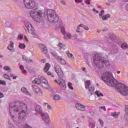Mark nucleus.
I'll return each instance as SVG.
<instances>
[{
  "label": "nucleus",
  "mask_w": 128,
  "mask_h": 128,
  "mask_svg": "<svg viewBox=\"0 0 128 128\" xmlns=\"http://www.w3.org/2000/svg\"><path fill=\"white\" fill-rule=\"evenodd\" d=\"M10 112L16 126H20L26 116L28 104L20 101L12 102L10 106Z\"/></svg>",
  "instance_id": "f257e3e1"
},
{
  "label": "nucleus",
  "mask_w": 128,
  "mask_h": 128,
  "mask_svg": "<svg viewBox=\"0 0 128 128\" xmlns=\"http://www.w3.org/2000/svg\"><path fill=\"white\" fill-rule=\"evenodd\" d=\"M102 80L105 84L111 88H116L118 92L122 96H128V87L122 83H119L116 80L114 79L112 73L105 72L102 74Z\"/></svg>",
  "instance_id": "f03ea898"
},
{
  "label": "nucleus",
  "mask_w": 128,
  "mask_h": 128,
  "mask_svg": "<svg viewBox=\"0 0 128 128\" xmlns=\"http://www.w3.org/2000/svg\"><path fill=\"white\" fill-rule=\"evenodd\" d=\"M30 14L31 18L36 22H42L44 19L42 18V12L38 8H35L30 11Z\"/></svg>",
  "instance_id": "7ed1b4c3"
},
{
  "label": "nucleus",
  "mask_w": 128,
  "mask_h": 128,
  "mask_svg": "<svg viewBox=\"0 0 128 128\" xmlns=\"http://www.w3.org/2000/svg\"><path fill=\"white\" fill-rule=\"evenodd\" d=\"M47 18L48 20L52 24H56L58 22L59 17L56 14V12L54 10H48L47 11Z\"/></svg>",
  "instance_id": "20e7f679"
},
{
  "label": "nucleus",
  "mask_w": 128,
  "mask_h": 128,
  "mask_svg": "<svg viewBox=\"0 0 128 128\" xmlns=\"http://www.w3.org/2000/svg\"><path fill=\"white\" fill-rule=\"evenodd\" d=\"M94 64L99 68H102L104 66V56L102 54L97 53L94 56Z\"/></svg>",
  "instance_id": "39448f33"
},
{
  "label": "nucleus",
  "mask_w": 128,
  "mask_h": 128,
  "mask_svg": "<svg viewBox=\"0 0 128 128\" xmlns=\"http://www.w3.org/2000/svg\"><path fill=\"white\" fill-rule=\"evenodd\" d=\"M24 4L26 8L32 10L36 6L34 0H23Z\"/></svg>",
  "instance_id": "423d86ee"
},
{
  "label": "nucleus",
  "mask_w": 128,
  "mask_h": 128,
  "mask_svg": "<svg viewBox=\"0 0 128 128\" xmlns=\"http://www.w3.org/2000/svg\"><path fill=\"white\" fill-rule=\"evenodd\" d=\"M24 26L27 28L29 34L34 36V28L28 21L26 20L24 22Z\"/></svg>",
  "instance_id": "0eeeda50"
},
{
  "label": "nucleus",
  "mask_w": 128,
  "mask_h": 128,
  "mask_svg": "<svg viewBox=\"0 0 128 128\" xmlns=\"http://www.w3.org/2000/svg\"><path fill=\"white\" fill-rule=\"evenodd\" d=\"M54 82H56V84H59L61 88L64 90H66V81H64V80L62 78H59L58 79V80H55Z\"/></svg>",
  "instance_id": "6e6552de"
},
{
  "label": "nucleus",
  "mask_w": 128,
  "mask_h": 128,
  "mask_svg": "<svg viewBox=\"0 0 128 128\" xmlns=\"http://www.w3.org/2000/svg\"><path fill=\"white\" fill-rule=\"evenodd\" d=\"M42 120L46 124H50V116H48V113H42L40 114Z\"/></svg>",
  "instance_id": "1a4fd4ad"
},
{
  "label": "nucleus",
  "mask_w": 128,
  "mask_h": 128,
  "mask_svg": "<svg viewBox=\"0 0 128 128\" xmlns=\"http://www.w3.org/2000/svg\"><path fill=\"white\" fill-rule=\"evenodd\" d=\"M55 72L57 74L58 76H64V72L62 70V68L60 65L56 64L54 68Z\"/></svg>",
  "instance_id": "9d476101"
},
{
  "label": "nucleus",
  "mask_w": 128,
  "mask_h": 128,
  "mask_svg": "<svg viewBox=\"0 0 128 128\" xmlns=\"http://www.w3.org/2000/svg\"><path fill=\"white\" fill-rule=\"evenodd\" d=\"M44 80V78L42 76H38L37 78H35L32 81V82L36 84H41Z\"/></svg>",
  "instance_id": "9b49d317"
},
{
  "label": "nucleus",
  "mask_w": 128,
  "mask_h": 128,
  "mask_svg": "<svg viewBox=\"0 0 128 128\" xmlns=\"http://www.w3.org/2000/svg\"><path fill=\"white\" fill-rule=\"evenodd\" d=\"M32 90L36 94H40V96H42V90L40 88H38V86L33 85L32 86Z\"/></svg>",
  "instance_id": "f8f14e48"
},
{
  "label": "nucleus",
  "mask_w": 128,
  "mask_h": 128,
  "mask_svg": "<svg viewBox=\"0 0 128 128\" xmlns=\"http://www.w3.org/2000/svg\"><path fill=\"white\" fill-rule=\"evenodd\" d=\"M41 86H42V88H46V90H50V87L48 84V81L44 78L41 83Z\"/></svg>",
  "instance_id": "ddd939ff"
},
{
  "label": "nucleus",
  "mask_w": 128,
  "mask_h": 128,
  "mask_svg": "<svg viewBox=\"0 0 128 128\" xmlns=\"http://www.w3.org/2000/svg\"><path fill=\"white\" fill-rule=\"evenodd\" d=\"M82 28H84L86 30H89L88 26L81 24L78 26L77 30H76V32H79V34H80V30H82Z\"/></svg>",
  "instance_id": "4468645a"
},
{
  "label": "nucleus",
  "mask_w": 128,
  "mask_h": 128,
  "mask_svg": "<svg viewBox=\"0 0 128 128\" xmlns=\"http://www.w3.org/2000/svg\"><path fill=\"white\" fill-rule=\"evenodd\" d=\"M75 107L77 110H82V112H84V110H86V106L80 104H76L75 106Z\"/></svg>",
  "instance_id": "2eb2a0df"
},
{
  "label": "nucleus",
  "mask_w": 128,
  "mask_h": 128,
  "mask_svg": "<svg viewBox=\"0 0 128 128\" xmlns=\"http://www.w3.org/2000/svg\"><path fill=\"white\" fill-rule=\"evenodd\" d=\"M40 48L43 54H46V52H48V48H46V45L44 44H40Z\"/></svg>",
  "instance_id": "dca6fc26"
},
{
  "label": "nucleus",
  "mask_w": 128,
  "mask_h": 128,
  "mask_svg": "<svg viewBox=\"0 0 128 128\" xmlns=\"http://www.w3.org/2000/svg\"><path fill=\"white\" fill-rule=\"evenodd\" d=\"M22 92L24 94H26V96H30V98L32 97V94H30L28 92V89L26 88H21Z\"/></svg>",
  "instance_id": "f3484780"
},
{
  "label": "nucleus",
  "mask_w": 128,
  "mask_h": 128,
  "mask_svg": "<svg viewBox=\"0 0 128 128\" xmlns=\"http://www.w3.org/2000/svg\"><path fill=\"white\" fill-rule=\"evenodd\" d=\"M35 110L36 112L40 114V115L42 114V108L40 106H37Z\"/></svg>",
  "instance_id": "a211bd4d"
},
{
  "label": "nucleus",
  "mask_w": 128,
  "mask_h": 128,
  "mask_svg": "<svg viewBox=\"0 0 128 128\" xmlns=\"http://www.w3.org/2000/svg\"><path fill=\"white\" fill-rule=\"evenodd\" d=\"M56 58L58 60L59 62H60L62 64H66V60L58 56H56Z\"/></svg>",
  "instance_id": "6ab92c4d"
},
{
  "label": "nucleus",
  "mask_w": 128,
  "mask_h": 128,
  "mask_svg": "<svg viewBox=\"0 0 128 128\" xmlns=\"http://www.w3.org/2000/svg\"><path fill=\"white\" fill-rule=\"evenodd\" d=\"M66 54L69 58L71 60H74V55L70 52V51H66Z\"/></svg>",
  "instance_id": "aec40b11"
},
{
  "label": "nucleus",
  "mask_w": 128,
  "mask_h": 128,
  "mask_svg": "<svg viewBox=\"0 0 128 128\" xmlns=\"http://www.w3.org/2000/svg\"><path fill=\"white\" fill-rule=\"evenodd\" d=\"M8 48L10 52H14V42L12 41L10 42V45L8 46Z\"/></svg>",
  "instance_id": "412c9836"
},
{
  "label": "nucleus",
  "mask_w": 128,
  "mask_h": 128,
  "mask_svg": "<svg viewBox=\"0 0 128 128\" xmlns=\"http://www.w3.org/2000/svg\"><path fill=\"white\" fill-rule=\"evenodd\" d=\"M103 62H104V66H110V60H104V57H103Z\"/></svg>",
  "instance_id": "4be33fe9"
},
{
  "label": "nucleus",
  "mask_w": 128,
  "mask_h": 128,
  "mask_svg": "<svg viewBox=\"0 0 128 128\" xmlns=\"http://www.w3.org/2000/svg\"><path fill=\"white\" fill-rule=\"evenodd\" d=\"M50 65L48 64V63L46 64L45 66L44 67V71L45 72H46L48 71V70H50Z\"/></svg>",
  "instance_id": "5701e85b"
},
{
  "label": "nucleus",
  "mask_w": 128,
  "mask_h": 128,
  "mask_svg": "<svg viewBox=\"0 0 128 128\" xmlns=\"http://www.w3.org/2000/svg\"><path fill=\"white\" fill-rule=\"evenodd\" d=\"M110 18V14H106L104 16H102L101 18H102L103 20H108Z\"/></svg>",
  "instance_id": "b1692460"
},
{
  "label": "nucleus",
  "mask_w": 128,
  "mask_h": 128,
  "mask_svg": "<svg viewBox=\"0 0 128 128\" xmlns=\"http://www.w3.org/2000/svg\"><path fill=\"white\" fill-rule=\"evenodd\" d=\"M121 48L122 50H128V45L126 43H123L121 45Z\"/></svg>",
  "instance_id": "393cba45"
},
{
  "label": "nucleus",
  "mask_w": 128,
  "mask_h": 128,
  "mask_svg": "<svg viewBox=\"0 0 128 128\" xmlns=\"http://www.w3.org/2000/svg\"><path fill=\"white\" fill-rule=\"evenodd\" d=\"M64 38L65 40H68L70 38H72V34H70L68 33L67 34H64Z\"/></svg>",
  "instance_id": "a878e982"
},
{
  "label": "nucleus",
  "mask_w": 128,
  "mask_h": 128,
  "mask_svg": "<svg viewBox=\"0 0 128 128\" xmlns=\"http://www.w3.org/2000/svg\"><path fill=\"white\" fill-rule=\"evenodd\" d=\"M90 80H87L85 82V88H90Z\"/></svg>",
  "instance_id": "bb28decb"
},
{
  "label": "nucleus",
  "mask_w": 128,
  "mask_h": 128,
  "mask_svg": "<svg viewBox=\"0 0 128 128\" xmlns=\"http://www.w3.org/2000/svg\"><path fill=\"white\" fill-rule=\"evenodd\" d=\"M58 46L60 50H66V46L62 44L61 43L59 44Z\"/></svg>",
  "instance_id": "cd10ccee"
},
{
  "label": "nucleus",
  "mask_w": 128,
  "mask_h": 128,
  "mask_svg": "<svg viewBox=\"0 0 128 128\" xmlns=\"http://www.w3.org/2000/svg\"><path fill=\"white\" fill-rule=\"evenodd\" d=\"M119 115H120V112H115L112 114V116H114V118H118V116Z\"/></svg>",
  "instance_id": "c85d7f7f"
},
{
  "label": "nucleus",
  "mask_w": 128,
  "mask_h": 128,
  "mask_svg": "<svg viewBox=\"0 0 128 128\" xmlns=\"http://www.w3.org/2000/svg\"><path fill=\"white\" fill-rule=\"evenodd\" d=\"M95 94H96V96H97L98 97L104 96V94H102V92H100V91H96L95 92Z\"/></svg>",
  "instance_id": "c756f323"
},
{
  "label": "nucleus",
  "mask_w": 128,
  "mask_h": 128,
  "mask_svg": "<svg viewBox=\"0 0 128 128\" xmlns=\"http://www.w3.org/2000/svg\"><path fill=\"white\" fill-rule=\"evenodd\" d=\"M4 70H7L8 72H12V68H10L8 66H4Z\"/></svg>",
  "instance_id": "7c9ffc66"
},
{
  "label": "nucleus",
  "mask_w": 128,
  "mask_h": 128,
  "mask_svg": "<svg viewBox=\"0 0 128 128\" xmlns=\"http://www.w3.org/2000/svg\"><path fill=\"white\" fill-rule=\"evenodd\" d=\"M54 98L55 100H58L60 99V95H54Z\"/></svg>",
  "instance_id": "2f4dec72"
},
{
  "label": "nucleus",
  "mask_w": 128,
  "mask_h": 128,
  "mask_svg": "<svg viewBox=\"0 0 128 128\" xmlns=\"http://www.w3.org/2000/svg\"><path fill=\"white\" fill-rule=\"evenodd\" d=\"M44 106H47V108L49 110H52V106H50V104H48V103H46V102L44 103Z\"/></svg>",
  "instance_id": "473e14b6"
},
{
  "label": "nucleus",
  "mask_w": 128,
  "mask_h": 128,
  "mask_svg": "<svg viewBox=\"0 0 128 128\" xmlns=\"http://www.w3.org/2000/svg\"><path fill=\"white\" fill-rule=\"evenodd\" d=\"M4 78H6V80H10V76L8 75V74H4Z\"/></svg>",
  "instance_id": "72a5a7b5"
},
{
  "label": "nucleus",
  "mask_w": 128,
  "mask_h": 128,
  "mask_svg": "<svg viewBox=\"0 0 128 128\" xmlns=\"http://www.w3.org/2000/svg\"><path fill=\"white\" fill-rule=\"evenodd\" d=\"M68 87L70 90H74V88L72 87V84L70 83V82H68Z\"/></svg>",
  "instance_id": "f704fd0d"
},
{
  "label": "nucleus",
  "mask_w": 128,
  "mask_h": 128,
  "mask_svg": "<svg viewBox=\"0 0 128 128\" xmlns=\"http://www.w3.org/2000/svg\"><path fill=\"white\" fill-rule=\"evenodd\" d=\"M109 38L114 40H116V36L113 34H110V36H109Z\"/></svg>",
  "instance_id": "c9c22d12"
},
{
  "label": "nucleus",
  "mask_w": 128,
  "mask_h": 128,
  "mask_svg": "<svg viewBox=\"0 0 128 128\" xmlns=\"http://www.w3.org/2000/svg\"><path fill=\"white\" fill-rule=\"evenodd\" d=\"M20 48H26V44H21L19 45Z\"/></svg>",
  "instance_id": "e433bc0d"
},
{
  "label": "nucleus",
  "mask_w": 128,
  "mask_h": 128,
  "mask_svg": "<svg viewBox=\"0 0 128 128\" xmlns=\"http://www.w3.org/2000/svg\"><path fill=\"white\" fill-rule=\"evenodd\" d=\"M89 88V92H91V94L92 92H94V86H91L90 88Z\"/></svg>",
  "instance_id": "4c0bfd02"
},
{
  "label": "nucleus",
  "mask_w": 128,
  "mask_h": 128,
  "mask_svg": "<svg viewBox=\"0 0 128 128\" xmlns=\"http://www.w3.org/2000/svg\"><path fill=\"white\" fill-rule=\"evenodd\" d=\"M64 27L62 26L61 28V32H62V34H66V31L64 30Z\"/></svg>",
  "instance_id": "58836bf2"
},
{
  "label": "nucleus",
  "mask_w": 128,
  "mask_h": 128,
  "mask_svg": "<svg viewBox=\"0 0 128 128\" xmlns=\"http://www.w3.org/2000/svg\"><path fill=\"white\" fill-rule=\"evenodd\" d=\"M48 76H50L52 78H54V74L50 72H47Z\"/></svg>",
  "instance_id": "ea45409f"
},
{
  "label": "nucleus",
  "mask_w": 128,
  "mask_h": 128,
  "mask_svg": "<svg viewBox=\"0 0 128 128\" xmlns=\"http://www.w3.org/2000/svg\"><path fill=\"white\" fill-rule=\"evenodd\" d=\"M0 84H2L3 86H6V81L0 80Z\"/></svg>",
  "instance_id": "a19ab883"
},
{
  "label": "nucleus",
  "mask_w": 128,
  "mask_h": 128,
  "mask_svg": "<svg viewBox=\"0 0 128 128\" xmlns=\"http://www.w3.org/2000/svg\"><path fill=\"white\" fill-rule=\"evenodd\" d=\"M124 118L126 120H128V112H126L124 114Z\"/></svg>",
  "instance_id": "79ce46f5"
},
{
  "label": "nucleus",
  "mask_w": 128,
  "mask_h": 128,
  "mask_svg": "<svg viewBox=\"0 0 128 128\" xmlns=\"http://www.w3.org/2000/svg\"><path fill=\"white\" fill-rule=\"evenodd\" d=\"M100 12L101 13L100 14V18H102V14H104V10H102Z\"/></svg>",
  "instance_id": "37998d69"
},
{
  "label": "nucleus",
  "mask_w": 128,
  "mask_h": 128,
  "mask_svg": "<svg viewBox=\"0 0 128 128\" xmlns=\"http://www.w3.org/2000/svg\"><path fill=\"white\" fill-rule=\"evenodd\" d=\"M99 122H100L102 126H104V121L100 119Z\"/></svg>",
  "instance_id": "c03bdc74"
},
{
  "label": "nucleus",
  "mask_w": 128,
  "mask_h": 128,
  "mask_svg": "<svg viewBox=\"0 0 128 128\" xmlns=\"http://www.w3.org/2000/svg\"><path fill=\"white\" fill-rule=\"evenodd\" d=\"M125 112H128V105L125 106Z\"/></svg>",
  "instance_id": "a18cd8bd"
},
{
  "label": "nucleus",
  "mask_w": 128,
  "mask_h": 128,
  "mask_svg": "<svg viewBox=\"0 0 128 128\" xmlns=\"http://www.w3.org/2000/svg\"><path fill=\"white\" fill-rule=\"evenodd\" d=\"M82 70L83 72H88V71L86 70V67H82Z\"/></svg>",
  "instance_id": "49530a36"
},
{
  "label": "nucleus",
  "mask_w": 128,
  "mask_h": 128,
  "mask_svg": "<svg viewBox=\"0 0 128 128\" xmlns=\"http://www.w3.org/2000/svg\"><path fill=\"white\" fill-rule=\"evenodd\" d=\"M100 108H102V110H104V112H106V106H101L100 107Z\"/></svg>",
  "instance_id": "de8ad7c7"
},
{
  "label": "nucleus",
  "mask_w": 128,
  "mask_h": 128,
  "mask_svg": "<svg viewBox=\"0 0 128 128\" xmlns=\"http://www.w3.org/2000/svg\"><path fill=\"white\" fill-rule=\"evenodd\" d=\"M10 76H11L12 78H12L13 80H16V78H18V76H14V74H10Z\"/></svg>",
  "instance_id": "09e8293b"
},
{
  "label": "nucleus",
  "mask_w": 128,
  "mask_h": 128,
  "mask_svg": "<svg viewBox=\"0 0 128 128\" xmlns=\"http://www.w3.org/2000/svg\"><path fill=\"white\" fill-rule=\"evenodd\" d=\"M90 0H86V4H90Z\"/></svg>",
  "instance_id": "8fccbe9b"
},
{
  "label": "nucleus",
  "mask_w": 128,
  "mask_h": 128,
  "mask_svg": "<svg viewBox=\"0 0 128 128\" xmlns=\"http://www.w3.org/2000/svg\"><path fill=\"white\" fill-rule=\"evenodd\" d=\"M18 38L20 40H22L24 38V36L22 35H18Z\"/></svg>",
  "instance_id": "3c124183"
},
{
  "label": "nucleus",
  "mask_w": 128,
  "mask_h": 128,
  "mask_svg": "<svg viewBox=\"0 0 128 128\" xmlns=\"http://www.w3.org/2000/svg\"><path fill=\"white\" fill-rule=\"evenodd\" d=\"M24 40L25 41V42H28V38H26V36H24Z\"/></svg>",
  "instance_id": "603ef678"
},
{
  "label": "nucleus",
  "mask_w": 128,
  "mask_h": 128,
  "mask_svg": "<svg viewBox=\"0 0 128 128\" xmlns=\"http://www.w3.org/2000/svg\"><path fill=\"white\" fill-rule=\"evenodd\" d=\"M46 62V60L45 59H42L41 60V62Z\"/></svg>",
  "instance_id": "864d4df0"
},
{
  "label": "nucleus",
  "mask_w": 128,
  "mask_h": 128,
  "mask_svg": "<svg viewBox=\"0 0 128 128\" xmlns=\"http://www.w3.org/2000/svg\"><path fill=\"white\" fill-rule=\"evenodd\" d=\"M20 69L21 70H24V67L22 65H20Z\"/></svg>",
  "instance_id": "5fc2aeb1"
},
{
  "label": "nucleus",
  "mask_w": 128,
  "mask_h": 128,
  "mask_svg": "<svg viewBox=\"0 0 128 128\" xmlns=\"http://www.w3.org/2000/svg\"><path fill=\"white\" fill-rule=\"evenodd\" d=\"M4 98V94L2 92H0V98Z\"/></svg>",
  "instance_id": "6e6d98bb"
},
{
  "label": "nucleus",
  "mask_w": 128,
  "mask_h": 128,
  "mask_svg": "<svg viewBox=\"0 0 128 128\" xmlns=\"http://www.w3.org/2000/svg\"><path fill=\"white\" fill-rule=\"evenodd\" d=\"M74 36L75 40H76V38H78V35H76V34H75Z\"/></svg>",
  "instance_id": "4d7b16f0"
},
{
  "label": "nucleus",
  "mask_w": 128,
  "mask_h": 128,
  "mask_svg": "<svg viewBox=\"0 0 128 128\" xmlns=\"http://www.w3.org/2000/svg\"><path fill=\"white\" fill-rule=\"evenodd\" d=\"M126 10L128 12V4L125 7Z\"/></svg>",
  "instance_id": "13d9d810"
},
{
  "label": "nucleus",
  "mask_w": 128,
  "mask_h": 128,
  "mask_svg": "<svg viewBox=\"0 0 128 128\" xmlns=\"http://www.w3.org/2000/svg\"><path fill=\"white\" fill-rule=\"evenodd\" d=\"M110 2H116V0H108Z\"/></svg>",
  "instance_id": "bf43d9fd"
},
{
  "label": "nucleus",
  "mask_w": 128,
  "mask_h": 128,
  "mask_svg": "<svg viewBox=\"0 0 128 128\" xmlns=\"http://www.w3.org/2000/svg\"><path fill=\"white\" fill-rule=\"evenodd\" d=\"M22 72L23 74H26V70H23L22 71Z\"/></svg>",
  "instance_id": "052dcab7"
},
{
  "label": "nucleus",
  "mask_w": 128,
  "mask_h": 128,
  "mask_svg": "<svg viewBox=\"0 0 128 128\" xmlns=\"http://www.w3.org/2000/svg\"><path fill=\"white\" fill-rule=\"evenodd\" d=\"M62 4H64V6H66V2L64 1L62 2Z\"/></svg>",
  "instance_id": "680f3d73"
},
{
  "label": "nucleus",
  "mask_w": 128,
  "mask_h": 128,
  "mask_svg": "<svg viewBox=\"0 0 128 128\" xmlns=\"http://www.w3.org/2000/svg\"><path fill=\"white\" fill-rule=\"evenodd\" d=\"M117 74H120V71H118L117 72Z\"/></svg>",
  "instance_id": "e2e57ef3"
},
{
  "label": "nucleus",
  "mask_w": 128,
  "mask_h": 128,
  "mask_svg": "<svg viewBox=\"0 0 128 128\" xmlns=\"http://www.w3.org/2000/svg\"><path fill=\"white\" fill-rule=\"evenodd\" d=\"M106 6H110V3H106Z\"/></svg>",
  "instance_id": "0e129e2a"
},
{
  "label": "nucleus",
  "mask_w": 128,
  "mask_h": 128,
  "mask_svg": "<svg viewBox=\"0 0 128 128\" xmlns=\"http://www.w3.org/2000/svg\"><path fill=\"white\" fill-rule=\"evenodd\" d=\"M96 127V126H92V128H94Z\"/></svg>",
  "instance_id": "69168bd1"
},
{
  "label": "nucleus",
  "mask_w": 128,
  "mask_h": 128,
  "mask_svg": "<svg viewBox=\"0 0 128 128\" xmlns=\"http://www.w3.org/2000/svg\"><path fill=\"white\" fill-rule=\"evenodd\" d=\"M82 118H84V116H82Z\"/></svg>",
  "instance_id": "338daca9"
},
{
  "label": "nucleus",
  "mask_w": 128,
  "mask_h": 128,
  "mask_svg": "<svg viewBox=\"0 0 128 128\" xmlns=\"http://www.w3.org/2000/svg\"><path fill=\"white\" fill-rule=\"evenodd\" d=\"M96 8H93V12H96Z\"/></svg>",
  "instance_id": "774afa93"
}]
</instances>
